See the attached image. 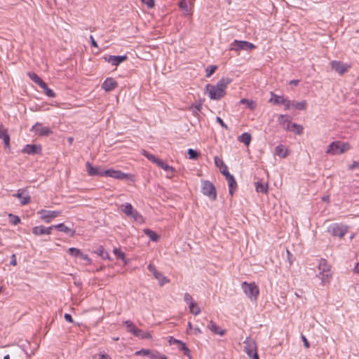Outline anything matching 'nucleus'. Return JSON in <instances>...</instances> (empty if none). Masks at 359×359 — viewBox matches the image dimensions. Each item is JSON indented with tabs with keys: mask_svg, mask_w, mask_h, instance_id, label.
Listing matches in <instances>:
<instances>
[{
	"mask_svg": "<svg viewBox=\"0 0 359 359\" xmlns=\"http://www.w3.org/2000/svg\"><path fill=\"white\" fill-rule=\"evenodd\" d=\"M230 82L231 80L229 79L222 78L216 85H206L205 90L210 98L216 100L222 98L226 94V89Z\"/></svg>",
	"mask_w": 359,
	"mask_h": 359,
	"instance_id": "nucleus-1",
	"label": "nucleus"
},
{
	"mask_svg": "<svg viewBox=\"0 0 359 359\" xmlns=\"http://www.w3.org/2000/svg\"><path fill=\"white\" fill-rule=\"evenodd\" d=\"M318 273L317 276L321 280L322 285L328 283L332 278L331 266L325 259H321L319 261L318 265Z\"/></svg>",
	"mask_w": 359,
	"mask_h": 359,
	"instance_id": "nucleus-2",
	"label": "nucleus"
},
{
	"mask_svg": "<svg viewBox=\"0 0 359 359\" xmlns=\"http://www.w3.org/2000/svg\"><path fill=\"white\" fill-rule=\"evenodd\" d=\"M241 288L245 295L252 302H257L258 295L259 294V290L257 285L255 282L248 283L244 281L241 284Z\"/></svg>",
	"mask_w": 359,
	"mask_h": 359,
	"instance_id": "nucleus-3",
	"label": "nucleus"
},
{
	"mask_svg": "<svg viewBox=\"0 0 359 359\" xmlns=\"http://www.w3.org/2000/svg\"><path fill=\"white\" fill-rule=\"evenodd\" d=\"M142 154L151 162L156 163L159 168H162L165 171L170 172V176H168V177H172V176L173 175V172L175 170L174 168L168 165L165 162H164L161 159L156 158L155 156L149 154L148 151L145 150L142 151Z\"/></svg>",
	"mask_w": 359,
	"mask_h": 359,
	"instance_id": "nucleus-4",
	"label": "nucleus"
},
{
	"mask_svg": "<svg viewBox=\"0 0 359 359\" xmlns=\"http://www.w3.org/2000/svg\"><path fill=\"white\" fill-rule=\"evenodd\" d=\"M121 210L128 217H132L135 221L142 223L144 222L143 217L129 203H126L121 205Z\"/></svg>",
	"mask_w": 359,
	"mask_h": 359,
	"instance_id": "nucleus-5",
	"label": "nucleus"
},
{
	"mask_svg": "<svg viewBox=\"0 0 359 359\" xmlns=\"http://www.w3.org/2000/svg\"><path fill=\"white\" fill-rule=\"evenodd\" d=\"M244 351L251 359H259L257 350V344L255 341L250 338L247 337L243 341Z\"/></svg>",
	"mask_w": 359,
	"mask_h": 359,
	"instance_id": "nucleus-6",
	"label": "nucleus"
},
{
	"mask_svg": "<svg viewBox=\"0 0 359 359\" xmlns=\"http://www.w3.org/2000/svg\"><path fill=\"white\" fill-rule=\"evenodd\" d=\"M202 193L208 196L210 200L215 201L217 198V191L214 184L208 180L202 181Z\"/></svg>",
	"mask_w": 359,
	"mask_h": 359,
	"instance_id": "nucleus-7",
	"label": "nucleus"
},
{
	"mask_svg": "<svg viewBox=\"0 0 359 359\" xmlns=\"http://www.w3.org/2000/svg\"><path fill=\"white\" fill-rule=\"evenodd\" d=\"M255 46L246 41H238L234 40L230 44V50H234L236 52H239L241 50H251L255 48Z\"/></svg>",
	"mask_w": 359,
	"mask_h": 359,
	"instance_id": "nucleus-8",
	"label": "nucleus"
},
{
	"mask_svg": "<svg viewBox=\"0 0 359 359\" xmlns=\"http://www.w3.org/2000/svg\"><path fill=\"white\" fill-rule=\"evenodd\" d=\"M348 149L346 144L340 142H333L329 146L326 153L330 155H337L344 153Z\"/></svg>",
	"mask_w": 359,
	"mask_h": 359,
	"instance_id": "nucleus-9",
	"label": "nucleus"
},
{
	"mask_svg": "<svg viewBox=\"0 0 359 359\" xmlns=\"http://www.w3.org/2000/svg\"><path fill=\"white\" fill-rule=\"evenodd\" d=\"M30 131L34 133L36 135L45 137L53 133L52 130L49 127L45 126L39 122L35 123L30 129Z\"/></svg>",
	"mask_w": 359,
	"mask_h": 359,
	"instance_id": "nucleus-10",
	"label": "nucleus"
},
{
	"mask_svg": "<svg viewBox=\"0 0 359 359\" xmlns=\"http://www.w3.org/2000/svg\"><path fill=\"white\" fill-rule=\"evenodd\" d=\"M37 214L40 215V218L42 221L46 223H50L54 218L60 216L61 212L41 210L38 211Z\"/></svg>",
	"mask_w": 359,
	"mask_h": 359,
	"instance_id": "nucleus-11",
	"label": "nucleus"
},
{
	"mask_svg": "<svg viewBox=\"0 0 359 359\" xmlns=\"http://www.w3.org/2000/svg\"><path fill=\"white\" fill-rule=\"evenodd\" d=\"M222 173L225 176V178L228 182L229 194L233 195L237 188V183L234 177L229 172L227 167L224 168V170L222 171Z\"/></svg>",
	"mask_w": 359,
	"mask_h": 359,
	"instance_id": "nucleus-12",
	"label": "nucleus"
},
{
	"mask_svg": "<svg viewBox=\"0 0 359 359\" xmlns=\"http://www.w3.org/2000/svg\"><path fill=\"white\" fill-rule=\"evenodd\" d=\"M104 177H109L116 180L128 179L130 175L124 173L119 170L107 169L104 170Z\"/></svg>",
	"mask_w": 359,
	"mask_h": 359,
	"instance_id": "nucleus-13",
	"label": "nucleus"
},
{
	"mask_svg": "<svg viewBox=\"0 0 359 359\" xmlns=\"http://www.w3.org/2000/svg\"><path fill=\"white\" fill-rule=\"evenodd\" d=\"M307 102L306 100H302L301 102H296L295 100H287V102L285 103V110L290 109H298V110H305L306 109Z\"/></svg>",
	"mask_w": 359,
	"mask_h": 359,
	"instance_id": "nucleus-14",
	"label": "nucleus"
},
{
	"mask_svg": "<svg viewBox=\"0 0 359 359\" xmlns=\"http://www.w3.org/2000/svg\"><path fill=\"white\" fill-rule=\"evenodd\" d=\"M330 66L332 69L337 72L340 75L344 74L350 68V65L343 63L340 61L333 60L330 62Z\"/></svg>",
	"mask_w": 359,
	"mask_h": 359,
	"instance_id": "nucleus-15",
	"label": "nucleus"
},
{
	"mask_svg": "<svg viewBox=\"0 0 359 359\" xmlns=\"http://www.w3.org/2000/svg\"><path fill=\"white\" fill-rule=\"evenodd\" d=\"M86 166L87 172L90 176L104 177V170L100 167H94L90 162H87Z\"/></svg>",
	"mask_w": 359,
	"mask_h": 359,
	"instance_id": "nucleus-16",
	"label": "nucleus"
},
{
	"mask_svg": "<svg viewBox=\"0 0 359 359\" xmlns=\"http://www.w3.org/2000/svg\"><path fill=\"white\" fill-rule=\"evenodd\" d=\"M104 60L113 66H118L121 62L127 60V56L124 55H108L104 56Z\"/></svg>",
	"mask_w": 359,
	"mask_h": 359,
	"instance_id": "nucleus-17",
	"label": "nucleus"
},
{
	"mask_svg": "<svg viewBox=\"0 0 359 359\" xmlns=\"http://www.w3.org/2000/svg\"><path fill=\"white\" fill-rule=\"evenodd\" d=\"M117 86L118 83L114 79L111 77L107 78L102 84V89H104L106 92L112 91Z\"/></svg>",
	"mask_w": 359,
	"mask_h": 359,
	"instance_id": "nucleus-18",
	"label": "nucleus"
},
{
	"mask_svg": "<svg viewBox=\"0 0 359 359\" xmlns=\"http://www.w3.org/2000/svg\"><path fill=\"white\" fill-rule=\"evenodd\" d=\"M22 152L29 155H34L41 152V147L38 144H27L22 149Z\"/></svg>",
	"mask_w": 359,
	"mask_h": 359,
	"instance_id": "nucleus-19",
	"label": "nucleus"
},
{
	"mask_svg": "<svg viewBox=\"0 0 359 359\" xmlns=\"http://www.w3.org/2000/svg\"><path fill=\"white\" fill-rule=\"evenodd\" d=\"M208 328L214 334H217L220 336H223L225 334V330H222L219 325L212 320L208 325Z\"/></svg>",
	"mask_w": 359,
	"mask_h": 359,
	"instance_id": "nucleus-20",
	"label": "nucleus"
},
{
	"mask_svg": "<svg viewBox=\"0 0 359 359\" xmlns=\"http://www.w3.org/2000/svg\"><path fill=\"white\" fill-rule=\"evenodd\" d=\"M332 228V232L334 236H339V238H343L346 233L347 232V229L345 227L339 225H334Z\"/></svg>",
	"mask_w": 359,
	"mask_h": 359,
	"instance_id": "nucleus-21",
	"label": "nucleus"
},
{
	"mask_svg": "<svg viewBox=\"0 0 359 359\" xmlns=\"http://www.w3.org/2000/svg\"><path fill=\"white\" fill-rule=\"evenodd\" d=\"M286 98L283 96L277 95L273 93H271V98L269 100L270 102H273L274 104H282L285 107V103L287 102Z\"/></svg>",
	"mask_w": 359,
	"mask_h": 359,
	"instance_id": "nucleus-22",
	"label": "nucleus"
},
{
	"mask_svg": "<svg viewBox=\"0 0 359 359\" xmlns=\"http://www.w3.org/2000/svg\"><path fill=\"white\" fill-rule=\"evenodd\" d=\"M55 229H57L60 231L65 232L67 234H69L70 236H73L74 235L75 231L71 229L70 228L65 226L64 224H54Z\"/></svg>",
	"mask_w": 359,
	"mask_h": 359,
	"instance_id": "nucleus-23",
	"label": "nucleus"
},
{
	"mask_svg": "<svg viewBox=\"0 0 359 359\" xmlns=\"http://www.w3.org/2000/svg\"><path fill=\"white\" fill-rule=\"evenodd\" d=\"M0 139H1L4 141L6 147H9L10 137L8 134L7 130L4 129L1 127H0Z\"/></svg>",
	"mask_w": 359,
	"mask_h": 359,
	"instance_id": "nucleus-24",
	"label": "nucleus"
},
{
	"mask_svg": "<svg viewBox=\"0 0 359 359\" xmlns=\"http://www.w3.org/2000/svg\"><path fill=\"white\" fill-rule=\"evenodd\" d=\"M275 154L280 158H285L287 156V150L283 144H279L275 148Z\"/></svg>",
	"mask_w": 359,
	"mask_h": 359,
	"instance_id": "nucleus-25",
	"label": "nucleus"
},
{
	"mask_svg": "<svg viewBox=\"0 0 359 359\" xmlns=\"http://www.w3.org/2000/svg\"><path fill=\"white\" fill-rule=\"evenodd\" d=\"M14 196L21 200L20 203L22 205L28 204L30 202V196L28 194L23 196V193L20 192V190Z\"/></svg>",
	"mask_w": 359,
	"mask_h": 359,
	"instance_id": "nucleus-26",
	"label": "nucleus"
},
{
	"mask_svg": "<svg viewBox=\"0 0 359 359\" xmlns=\"http://www.w3.org/2000/svg\"><path fill=\"white\" fill-rule=\"evenodd\" d=\"M29 79L34 83H37L40 87L45 86V82L34 72H28Z\"/></svg>",
	"mask_w": 359,
	"mask_h": 359,
	"instance_id": "nucleus-27",
	"label": "nucleus"
},
{
	"mask_svg": "<svg viewBox=\"0 0 359 359\" xmlns=\"http://www.w3.org/2000/svg\"><path fill=\"white\" fill-rule=\"evenodd\" d=\"M154 278L158 280V284L161 285V286H163L166 283H168L170 282V280L166 277L165 276L163 273H161V272H158L155 276Z\"/></svg>",
	"mask_w": 359,
	"mask_h": 359,
	"instance_id": "nucleus-28",
	"label": "nucleus"
},
{
	"mask_svg": "<svg viewBox=\"0 0 359 359\" xmlns=\"http://www.w3.org/2000/svg\"><path fill=\"white\" fill-rule=\"evenodd\" d=\"M251 135L248 133H244L238 138V141L244 143L245 145H249L251 141Z\"/></svg>",
	"mask_w": 359,
	"mask_h": 359,
	"instance_id": "nucleus-29",
	"label": "nucleus"
},
{
	"mask_svg": "<svg viewBox=\"0 0 359 359\" xmlns=\"http://www.w3.org/2000/svg\"><path fill=\"white\" fill-rule=\"evenodd\" d=\"M255 189L257 192L266 194L268 191V185L265 183L257 182H255Z\"/></svg>",
	"mask_w": 359,
	"mask_h": 359,
	"instance_id": "nucleus-30",
	"label": "nucleus"
},
{
	"mask_svg": "<svg viewBox=\"0 0 359 359\" xmlns=\"http://www.w3.org/2000/svg\"><path fill=\"white\" fill-rule=\"evenodd\" d=\"M144 233L147 235L152 241H158L159 236L154 231L149 229H144Z\"/></svg>",
	"mask_w": 359,
	"mask_h": 359,
	"instance_id": "nucleus-31",
	"label": "nucleus"
},
{
	"mask_svg": "<svg viewBox=\"0 0 359 359\" xmlns=\"http://www.w3.org/2000/svg\"><path fill=\"white\" fill-rule=\"evenodd\" d=\"M240 103L245 104L247 107L251 110L255 109L257 106L255 102L245 98L241 99L240 100Z\"/></svg>",
	"mask_w": 359,
	"mask_h": 359,
	"instance_id": "nucleus-32",
	"label": "nucleus"
},
{
	"mask_svg": "<svg viewBox=\"0 0 359 359\" xmlns=\"http://www.w3.org/2000/svg\"><path fill=\"white\" fill-rule=\"evenodd\" d=\"M32 233L35 236L46 235V233H45V226H43L42 225L34 226L32 229Z\"/></svg>",
	"mask_w": 359,
	"mask_h": 359,
	"instance_id": "nucleus-33",
	"label": "nucleus"
},
{
	"mask_svg": "<svg viewBox=\"0 0 359 359\" xmlns=\"http://www.w3.org/2000/svg\"><path fill=\"white\" fill-rule=\"evenodd\" d=\"M189 309L190 312L195 316H197L201 313V309L195 302L189 306Z\"/></svg>",
	"mask_w": 359,
	"mask_h": 359,
	"instance_id": "nucleus-34",
	"label": "nucleus"
},
{
	"mask_svg": "<svg viewBox=\"0 0 359 359\" xmlns=\"http://www.w3.org/2000/svg\"><path fill=\"white\" fill-rule=\"evenodd\" d=\"M152 351L153 350H151V349H144V348H142L141 350L135 351V355H136V356H140V355L147 356V357H149L150 358V356H151Z\"/></svg>",
	"mask_w": 359,
	"mask_h": 359,
	"instance_id": "nucleus-35",
	"label": "nucleus"
},
{
	"mask_svg": "<svg viewBox=\"0 0 359 359\" xmlns=\"http://www.w3.org/2000/svg\"><path fill=\"white\" fill-rule=\"evenodd\" d=\"M215 163L217 168L220 169V171L224 170L225 167H227L226 165L224 163L223 160L218 156H215L214 158Z\"/></svg>",
	"mask_w": 359,
	"mask_h": 359,
	"instance_id": "nucleus-36",
	"label": "nucleus"
},
{
	"mask_svg": "<svg viewBox=\"0 0 359 359\" xmlns=\"http://www.w3.org/2000/svg\"><path fill=\"white\" fill-rule=\"evenodd\" d=\"M95 253L100 256L102 259H106L109 258V255L102 246H100L95 251Z\"/></svg>",
	"mask_w": 359,
	"mask_h": 359,
	"instance_id": "nucleus-37",
	"label": "nucleus"
},
{
	"mask_svg": "<svg viewBox=\"0 0 359 359\" xmlns=\"http://www.w3.org/2000/svg\"><path fill=\"white\" fill-rule=\"evenodd\" d=\"M201 107H202L201 104H192L189 107V110L191 111L194 116H198V113L201 109Z\"/></svg>",
	"mask_w": 359,
	"mask_h": 359,
	"instance_id": "nucleus-38",
	"label": "nucleus"
},
{
	"mask_svg": "<svg viewBox=\"0 0 359 359\" xmlns=\"http://www.w3.org/2000/svg\"><path fill=\"white\" fill-rule=\"evenodd\" d=\"M67 252L72 257H79L81 255L82 252L76 248H70L67 250Z\"/></svg>",
	"mask_w": 359,
	"mask_h": 359,
	"instance_id": "nucleus-39",
	"label": "nucleus"
},
{
	"mask_svg": "<svg viewBox=\"0 0 359 359\" xmlns=\"http://www.w3.org/2000/svg\"><path fill=\"white\" fill-rule=\"evenodd\" d=\"M113 252L118 259L123 260L125 264H127V261L126 260L125 254L123 252H122L118 248H114Z\"/></svg>",
	"mask_w": 359,
	"mask_h": 359,
	"instance_id": "nucleus-40",
	"label": "nucleus"
},
{
	"mask_svg": "<svg viewBox=\"0 0 359 359\" xmlns=\"http://www.w3.org/2000/svg\"><path fill=\"white\" fill-rule=\"evenodd\" d=\"M304 128L302 126L297 123H292L291 131L294 132L297 135H301L303 133Z\"/></svg>",
	"mask_w": 359,
	"mask_h": 359,
	"instance_id": "nucleus-41",
	"label": "nucleus"
},
{
	"mask_svg": "<svg viewBox=\"0 0 359 359\" xmlns=\"http://www.w3.org/2000/svg\"><path fill=\"white\" fill-rule=\"evenodd\" d=\"M150 359H167L165 355L161 354L156 350H153L150 356Z\"/></svg>",
	"mask_w": 359,
	"mask_h": 359,
	"instance_id": "nucleus-42",
	"label": "nucleus"
},
{
	"mask_svg": "<svg viewBox=\"0 0 359 359\" xmlns=\"http://www.w3.org/2000/svg\"><path fill=\"white\" fill-rule=\"evenodd\" d=\"M41 88L43 90L44 93L48 97H55V93L53 92V90H52L47 86L46 83H45V86H41Z\"/></svg>",
	"mask_w": 359,
	"mask_h": 359,
	"instance_id": "nucleus-43",
	"label": "nucleus"
},
{
	"mask_svg": "<svg viewBox=\"0 0 359 359\" xmlns=\"http://www.w3.org/2000/svg\"><path fill=\"white\" fill-rule=\"evenodd\" d=\"M8 218L10 223L13 225H17L20 222V218L17 215L9 214Z\"/></svg>",
	"mask_w": 359,
	"mask_h": 359,
	"instance_id": "nucleus-44",
	"label": "nucleus"
},
{
	"mask_svg": "<svg viewBox=\"0 0 359 359\" xmlns=\"http://www.w3.org/2000/svg\"><path fill=\"white\" fill-rule=\"evenodd\" d=\"M178 345L179 349L182 351L184 354L187 355L190 358V351L189 349L187 347L186 344L182 341H180V343Z\"/></svg>",
	"mask_w": 359,
	"mask_h": 359,
	"instance_id": "nucleus-45",
	"label": "nucleus"
},
{
	"mask_svg": "<svg viewBox=\"0 0 359 359\" xmlns=\"http://www.w3.org/2000/svg\"><path fill=\"white\" fill-rule=\"evenodd\" d=\"M289 117L287 115L280 114L278 117V122L283 126L289 121Z\"/></svg>",
	"mask_w": 359,
	"mask_h": 359,
	"instance_id": "nucleus-46",
	"label": "nucleus"
},
{
	"mask_svg": "<svg viewBox=\"0 0 359 359\" xmlns=\"http://www.w3.org/2000/svg\"><path fill=\"white\" fill-rule=\"evenodd\" d=\"M217 67L215 66V65H210V66H208L207 68H206V70H205V72H206V74L205 76L207 77H210L211 76L212 74H214V72H215V70L217 69Z\"/></svg>",
	"mask_w": 359,
	"mask_h": 359,
	"instance_id": "nucleus-47",
	"label": "nucleus"
},
{
	"mask_svg": "<svg viewBox=\"0 0 359 359\" xmlns=\"http://www.w3.org/2000/svg\"><path fill=\"white\" fill-rule=\"evenodd\" d=\"M184 301L188 304V306L191 305L194 302L192 296L189 293H185L184 295Z\"/></svg>",
	"mask_w": 359,
	"mask_h": 359,
	"instance_id": "nucleus-48",
	"label": "nucleus"
},
{
	"mask_svg": "<svg viewBox=\"0 0 359 359\" xmlns=\"http://www.w3.org/2000/svg\"><path fill=\"white\" fill-rule=\"evenodd\" d=\"M179 7L182 9H183L186 13L187 15H189V10H188V6H187V2L185 0H182L180 3H179Z\"/></svg>",
	"mask_w": 359,
	"mask_h": 359,
	"instance_id": "nucleus-49",
	"label": "nucleus"
},
{
	"mask_svg": "<svg viewBox=\"0 0 359 359\" xmlns=\"http://www.w3.org/2000/svg\"><path fill=\"white\" fill-rule=\"evenodd\" d=\"M188 154L189 156V158L191 159H196L198 156V153L192 149H189L188 150Z\"/></svg>",
	"mask_w": 359,
	"mask_h": 359,
	"instance_id": "nucleus-50",
	"label": "nucleus"
},
{
	"mask_svg": "<svg viewBox=\"0 0 359 359\" xmlns=\"http://www.w3.org/2000/svg\"><path fill=\"white\" fill-rule=\"evenodd\" d=\"M141 1L145 4L149 8L154 7V0H141Z\"/></svg>",
	"mask_w": 359,
	"mask_h": 359,
	"instance_id": "nucleus-51",
	"label": "nucleus"
},
{
	"mask_svg": "<svg viewBox=\"0 0 359 359\" xmlns=\"http://www.w3.org/2000/svg\"><path fill=\"white\" fill-rule=\"evenodd\" d=\"M148 270L155 276L159 271L156 269L155 266L152 264L148 265Z\"/></svg>",
	"mask_w": 359,
	"mask_h": 359,
	"instance_id": "nucleus-52",
	"label": "nucleus"
},
{
	"mask_svg": "<svg viewBox=\"0 0 359 359\" xmlns=\"http://www.w3.org/2000/svg\"><path fill=\"white\" fill-rule=\"evenodd\" d=\"M79 258L86 262V264H90L91 263L90 258L86 254L81 253V255H80Z\"/></svg>",
	"mask_w": 359,
	"mask_h": 359,
	"instance_id": "nucleus-53",
	"label": "nucleus"
},
{
	"mask_svg": "<svg viewBox=\"0 0 359 359\" xmlns=\"http://www.w3.org/2000/svg\"><path fill=\"white\" fill-rule=\"evenodd\" d=\"M140 335H137L138 337L142 339H149L151 337V335L148 332H143L142 330H140Z\"/></svg>",
	"mask_w": 359,
	"mask_h": 359,
	"instance_id": "nucleus-54",
	"label": "nucleus"
},
{
	"mask_svg": "<svg viewBox=\"0 0 359 359\" xmlns=\"http://www.w3.org/2000/svg\"><path fill=\"white\" fill-rule=\"evenodd\" d=\"M130 332L136 337H137V335H140V330L138 329L135 325L132 327V330H130Z\"/></svg>",
	"mask_w": 359,
	"mask_h": 359,
	"instance_id": "nucleus-55",
	"label": "nucleus"
},
{
	"mask_svg": "<svg viewBox=\"0 0 359 359\" xmlns=\"http://www.w3.org/2000/svg\"><path fill=\"white\" fill-rule=\"evenodd\" d=\"M130 332L136 337H137V335H140V330L138 329L135 325L132 327V330H130Z\"/></svg>",
	"mask_w": 359,
	"mask_h": 359,
	"instance_id": "nucleus-56",
	"label": "nucleus"
},
{
	"mask_svg": "<svg viewBox=\"0 0 359 359\" xmlns=\"http://www.w3.org/2000/svg\"><path fill=\"white\" fill-rule=\"evenodd\" d=\"M130 332L136 337H137V335H140V330L138 329L135 325L132 327V330H130Z\"/></svg>",
	"mask_w": 359,
	"mask_h": 359,
	"instance_id": "nucleus-57",
	"label": "nucleus"
},
{
	"mask_svg": "<svg viewBox=\"0 0 359 359\" xmlns=\"http://www.w3.org/2000/svg\"><path fill=\"white\" fill-rule=\"evenodd\" d=\"M125 325H126L127 330L128 332H130V330H132V327L135 326V325L130 320H126L124 322Z\"/></svg>",
	"mask_w": 359,
	"mask_h": 359,
	"instance_id": "nucleus-58",
	"label": "nucleus"
},
{
	"mask_svg": "<svg viewBox=\"0 0 359 359\" xmlns=\"http://www.w3.org/2000/svg\"><path fill=\"white\" fill-rule=\"evenodd\" d=\"M216 120H217V121L219 123V125H220L222 128H225V129H227V128H227V126L224 123V122L223 121V120H222L220 117L217 116V118H216Z\"/></svg>",
	"mask_w": 359,
	"mask_h": 359,
	"instance_id": "nucleus-59",
	"label": "nucleus"
},
{
	"mask_svg": "<svg viewBox=\"0 0 359 359\" xmlns=\"http://www.w3.org/2000/svg\"><path fill=\"white\" fill-rule=\"evenodd\" d=\"M190 333L195 334V335H198L201 333V330L199 327H196L192 329V330L191 331Z\"/></svg>",
	"mask_w": 359,
	"mask_h": 359,
	"instance_id": "nucleus-60",
	"label": "nucleus"
},
{
	"mask_svg": "<svg viewBox=\"0 0 359 359\" xmlns=\"http://www.w3.org/2000/svg\"><path fill=\"white\" fill-rule=\"evenodd\" d=\"M180 341H181L176 339L172 337H170V339L168 340V342L170 344H179L180 343Z\"/></svg>",
	"mask_w": 359,
	"mask_h": 359,
	"instance_id": "nucleus-61",
	"label": "nucleus"
},
{
	"mask_svg": "<svg viewBox=\"0 0 359 359\" xmlns=\"http://www.w3.org/2000/svg\"><path fill=\"white\" fill-rule=\"evenodd\" d=\"M359 168V162L358 161H354L351 165L348 166L349 170H353L355 168Z\"/></svg>",
	"mask_w": 359,
	"mask_h": 359,
	"instance_id": "nucleus-62",
	"label": "nucleus"
},
{
	"mask_svg": "<svg viewBox=\"0 0 359 359\" xmlns=\"http://www.w3.org/2000/svg\"><path fill=\"white\" fill-rule=\"evenodd\" d=\"M293 123L291 122L290 120H289V121L284 126V129L286 130V131H290L291 130V128H292V124Z\"/></svg>",
	"mask_w": 359,
	"mask_h": 359,
	"instance_id": "nucleus-63",
	"label": "nucleus"
},
{
	"mask_svg": "<svg viewBox=\"0 0 359 359\" xmlns=\"http://www.w3.org/2000/svg\"><path fill=\"white\" fill-rule=\"evenodd\" d=\"M99 356V359H111L109 355L105 354L104 353H100Z\"/></svg>",
	"mask_w": 359,
	"mask_h": 359,
	"instance_id": "nucleus-64",
	"label": "nucleus"
}]
</instances>
